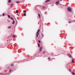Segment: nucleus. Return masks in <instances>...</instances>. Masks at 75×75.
I'll return each instance as SVG.
<instances>
[{
	"instance_id": "1",
	"label": "nucleus",
	"mask_w": 75,
	"mask_h": 75,
	"mask_svg": "<svg viewBox=\"0 0 75 75\" xmlns=\"http://www.w3.org/2000/svg\"><path fill=\"white\" fill-rule=\"evenodd\" d=\"M71 9L72 8L71 7H69L67 8V10L69 11H72Z\"/></svg>"
},
{
	"instance_id": "2",
	"label": "nucleus",
	"mask_w": 75,
	"mask_h": 75,
	"mask_svg": "<svg viewBox=\"0 0 75 75\" xmlns=\"http://www.w3.org/2000/svg\"><path fill=\"white\" fill-rule=\"evenodd\" d=\"M43 36V34H40L39 36V38H40V37H42Z\"/></svg>"
},
{
	"instance_id": "3",
	"label": "nucleus",
	"mask_w": 75,
	"mask_h": 75,
	"mask_svg": "<svg viewBox=\"0 0 75 75\" xmlns=\"http://www.w3.org/2000/svg\"><path fill=\"white\" fill-rule=\"evenodd\" d=\"M42 47H40L39 49V52H41V50H42Z\"/></svg>"
},
{
	"instance_id": "4",
	"label": "nucleus",
	"mask_w": 75,
	"mask_h": 75,
	"mask_svg": "<svg viewBox=\"0 0 75 75\" xmlns=\"http://www.w3.org/2000/svg\"><path fill=\"white\" fill-rule=\"evenodd\" d=\"M59 1H57L56 2V5H58V4H59Z\"/></svg>"
},
{
	"instance_id": "5",
	"label": "nucleus",
	"mask_w": 75,
	"mask_h": 75,
	"mask_svg": "<svg viewBox=\"0 0 75 75\" xmlns=\"http://www.w3.org/2000/svg\"><path fill=\"white\" fill-rule=\"evenodd\" d=\"M39 35V33H37L36 35V37H37H37H38V36Z\"/></svg>"
},
{
	"instance_id": "6",
	"label": "nucleus",
	"mask_w": 75,
	"mask_h": 75,
	"mask_svg": "<svg viewBox=\"0 0 75 75\" xmlns=\"http://www.w3.org/2000/svg\"><path fill=\"white\" fill-rule=\"evenodd\" d=\"M50 1V0H46L45 1V3H47V2H49V1Z\"/></svg>"
},
{
	"instance_id": "7",
	"label": "nucleus",
	"mask_w": 75,
	"mask_h": 75,
	"mask_svg": "<svg viewBox=\"0 0 75 75\" xmlns=\"http://www.w3.org/2000/svg\"><path fill=\"white\" fill-rule=\"evenodd\" d=\"M40 31V29H39L38 31L37 32V33H39V32Z\"/></svg>"
},
{
	"instance_id": "8",
	"label": "nucleus",
	"mask_w": 75,
	"mask_h": 75,
	"mask_svg": "<svg viewBox=\"0 0 75 75\" xmlns=\"http://www.w3.org/2000/svg\"><path fill=\"white\" fill-rule=\"evenodd\" d=\"M23 13H27V11L26 10H24L23 11Z\"/></svg>"
},
{
	"instance_id": "9",
	"label": "nucleus",
	"mask_w": 75,
	"mask_h": 75,
	"mask_svg": "<svg viewBox=\"0 0 75 75\" xmlns=\"http://www.w3.org/2000/svg\"><path fill=\"white\" fill-rule=\"evenodd\" d=\"M13 22H12L13 24H14V23H15V22L14 21V20H13Z\"/></svg>"
},
{
	"instance_id": "10",
	"label": "nucleus",
	"mask_w": 75,
	"mask_h": 75,
	"mask_svg": "<svg viewBox=\"0 0 75 75\" xmlns=\"http://www.w3.org/2000/svg\"><path fill=\"white\" fill-rule=\"evenodd\" d=\"M38 45L39 47H40V44L38 43Z\"/></svg>"
},
{
	"instance_id": "11",
	"label": "nucleus",
	"mask_w": 75,
	"mask_h": 75,
	"mask_svg": "<svg viewBox=\"0 0 75 75\" xmlns=\"http://www.w3.org/2000/svg\"><path fill=\"white\" fill-rule=\"evenodd\" d=\"M8 18H11L10 16L8 15Z\"/></svg>"
},
{
	"instance_id": "12",
	"label": "nucleus",
	"mask_w": 75,
	"mask_h": 75,
	"mask_svg": "<svg viewBox=\"0 0 75 75\" xmlns=\"http://www.w3.org/2000/svg\"><path fill=\"white\" fill-rule=\"evenodd\" d=\"M11 28V26H8V29H9V28Z\"/></svg>"
},
{
	"instance_id": "13",
	"label": "nucleus",
	"mask_w": 75,
	"mask_h": 75,
	"mask_svg": "<svg viewBox=\"0 0 75 75\" xmlns=\"http://www.w3.org/2000/svg\"><path fill=\"white\" fill-rule=\"evenodd\" d=\"M38 16L39 18H40V14L39 13L38 14Z\"/></svg>"
},
{
	"instance_id": "14",
	"label": "nucleus",
	"mask_w": 75,
	"mask_h": 75,
	"mask_svg": "<svg viewBox=\"0 0 75 75\" xmlns=\"http://www.w3.org/2000/svg\"><path fill=\"white\" fill-rule=\"evenodd\" d=\"M23 16H26V13H25L23 14Z\"/></svg>"
},
{
	"instance_id": "15",
	"label": "nucleus",
	"mask_w": 75,
	"mask_h": 75,
	"mask_svg": "<svg viewBox=\"0 0 75 75\" xmlns=\"http://www.w3.org/2000/svg\"><path fill=\"white\" fill-rule=\"evenodd\" d=\"M16 13H18V10H16Z\"/></svg>"
},
{
	"instance_id": "16",
	"label": "nucleus",
	"mask_w": 75,
	"mask_h": 75,
	"mask_svg": "<svg viewBox=\"0 0 75 75\" xmlns=\"http://www.w3.org/2000/svg\"><path fill=\"white\" fill-rule=\"evenodd\" d=\"M72 61L73 62V63H74V59H72Z\"/></svg>"
},
{
	"instance_id": "17",
	"label": "nucleus",
	"mask_w": 75,
	"mask_h": 75,
	"mask_svg": "<svg viewBox=\"0 0 75 75\" xmlns=\"http://www.w3.org/2000/svg\"><path fill=\"white\" fill-rule=\"evenodd\" d=\"M16 3H17V4L20 3V2H19L18 1H17L16 2Z\"/></svg>"
},
{
	"instance_id": "18",
	"label": "nucleus",
	"mask_w": 75,
	"mask_h": 75,
	"mask_svg": "<svg viewBox=\"0 0 75 75\" xmlns=\"http://www.w3.org/2000/svg\"><path fill=\"white\" fill-rule=\"evenodd\" d=\"M72 74H73V75H75V73H74V72H72Z\"/></svg>"
},
{
	"instance_id": "19",
	"label": "nucleus",
	"mask_w": 75,
	"mask_h": 75,
	"mask_svg": "<svg viewBox=\"0 0 75 75\" xmlns=\"http://www.w3.org/2000/svg\"><path fill=\"white\" fill-rule=\"evenodd\" d=\"M8 2H9V3H10V2H11V0H9V1H8Z\"/></svg>"
},
{
	"instance_id": "20",
	"label": "nucleus",
	"mask_w": 75,
	"mask_h": 75,
	"mask_svg": "<svg viewBox=\"0 0 75 75\" xmlns=\"http://www.w3.org/2000/svg\"><path fill=\"white\" fill-rule=\"evenodd\" d=\"M11 20H13V18L12 17L11 18Z\"/></svg>"
},
{
	"instance_id": "21",
	"label": "nucleus",
	"mask_w": 75,
	"mask_h": 75,
	"mask_svg": "<svg viewBox=\"0 0 75 75\" xmlns=\"http://www.w3.org/2000/svg\"><path fill=\"white\" fill-rule=\"evenodd\" d=\"M38 41L39 43H41V42L40 41V40H39Z\"/></svg>"
},
{
	"instance_id": "22",
	"label": "nucleus",
	"mask_w": 75,
	"mask_h": 75,
	"mask_svg": "<svg viewBox=\"0 0 75 75\" xmlns=\"http://www.w3.org/2000/svg\"><path fill=\"white\" fill-rule=\"evenodd\" d=\"M42 7H43V8H45V6H42Z\"/></svg>"
},
{
	"instance_id": "23",
	"label": "nucleus",
	"mask_w": 75,
	"mask_h": 75,
	"mask_svg": "<svg viewBox=\"0 0 75 75\" xmlns=\"http://www.w3.org/2000/svg\"><path fill=\"white\" fill-rule=\"evenodd\" d=\"M3 16H4L5 15H4V13H3Z\"/></svg>"
},
{
	"instance_id": "24",
	"label": "nucleus",
	"mask_w": 75,
	"mask_h": 75,
	"mask_svg": "<svg viewBox=\"0 0 75 75\" xmlns=\"http://www.w3.org/2000/svg\"><path fill=\"white\" fill-rule=\"evenodd\" d=\"M69 71H71V69L69 68Z\"/></svg>"
},
{
	"instance_id": "25",
	"label": "nucleus",
	"mask_w": 75,
	"mask_h": 75,
	"mask_svg": "<svg viewBox=\"0 0 75 75\" xmlns=\"http://www.w3.org/2000/svg\"><path fill=\"white\" fill-rule=\"evenodd\" d=\"M69 57L70 58H71V55H70L69 56Z\"/></svg>"
},
{
	"instance_id": "26",
	"label": "nucleus",
	"mask_w": 75,
	"mask_h": 75,
	"mask_svg": "<svg viewBox=\"0 0 75 75\" xmlns=\"http://www.w3.org/2000/svg\"><path fill=\"white\" fill-rule=\"evenodd\" d=\"M48 59H50V58L48 57Z\"/></svg>"
},
{
	"instance_id": "27",
	"label": "nucleus",
	"mask_w": 75,
	"mask_h": 75,
	"mask_svg": "<svg viewBox=\"0 0 75 75\" xmlns=\"http://www.w3.org/2000/svg\"><path fill=\"white\" fill-rule=\"evenodd\" d=\"M13 64H11V66H12V67H13Z\"/></svg>"
},
{
	"instance_id": "28",
	"label": "nucleus",
	"mask_w": 75,
	"mask_h": 75,
	"mask_svg": "<svg viewBox=\"0 0 75 75\" xmlns=\"http://www.w3.org/2000/svg\"><path fill=\"white\" fill-rule=\"evenodd\" d=\"M69 23H71V22L70 21L69 22Z\"/></svg>"
},
{
	"instance_id": "29",
	"label": "nucleus",
	"mask_w": 75,
	"mask_h": 75,
	"mask_svg": "<svg viewBox=\"0 0 75 75\" xmlns=\"http://www.w3.org/2000/svg\"><path fill=\"white\" fill-rule=\"evenodd\" d=\"M13 37H15V36L14 35H13Z\"/></svg>"
},
{
	"instance_id": "30",
	"label": "nucleus",
	"mask_w": 75,
	"mask_h": 75,
	"mask_svg": "<svg viewBox=\"0 0 75 75\" xmlns=\"http://www.w3.org/2000/svg\"><path fill=\"white\" fill-rule=\"evenodd\" d=\"M11 69L9 70V72H11Z\"/></svg>"
},
{
	"instance_id": "31",
	"label": "nucleus",
	"mask_w": 75,
	"mask_h": 75,
	"mask_svg": "<svg viewBox=\"0 0 75 75\" xmlns=\"http://www.w3.org/2000/svg\"><path fill=\"white\" fill-rule=\"evenodd\" d=\"M45 52H43V53L44 54V53H45Z\"/></svg>"
},
{
	"instance_id": "32",
	"label": "nucleus",
	"mask_w": 75,
	"mask_h": 75,
	"mask_svg": "<svg viewBox=\"0 0 75 75\" xmlns=\"http://www.w3.org/2000/svg\"><path fill=\"white\" fill-rule=\"evenodd\" d=\"M45 14H47V12H45Z\"/></svg>"
},
{
	"instance_id": "33",
	"label": "nucleus",
	"mask_w": 75,
	"mask_h": 75,
	"mask_svg": "<svg viewBox=\"0 0 75 75\" xmlns=\"http://www.w3.org/2000/svg\"><path fill=\"white\" fill-rule=\"evenodd\" d=\"M0 74H3V73H0Z\"/></svg>"
},
{
	"instance_id": "34",
	"label": "nucleus",
	"mask_w": 75,
	"mask_h": 75,
	"mask_svg": "<svg viewBox=\"0 0 75 75\" xmlns=\"http://www.w3.org/2000/svg\"><path fill=\"white\" fill-rule=\"evenodd\" d=\"M13 4H11V5H13Z\"/></svg>"
},
{
	"instance_id": "35",
	"label": "nucleus",
	"mask_w": 75,
	"mask_h": 75,
	"mask_svg": "<svg viewBox=\"0 0 75 75\" xmlns=\"http://www.w3.org/2000/svg\"><path fill=\"white\" fill-rule=\"evenodd\" d=\"M62 0H60V1H62Z\"/></svg>"
},
{
	"instance_id": "36",
	"label": "nucleus",
	"mask_w": 75,
	"mask_h": 75,
	"mask_svg": "<svg viewBox=\"0 0 75 75\" xmlns=\"http://www.w3.org/2000/svg\"><path fill=\"white\" fill-rule=\"evenodd\" d=\"M0 75H1L0 74Z\"/></svg>"
}]
</instances>
